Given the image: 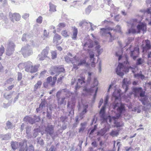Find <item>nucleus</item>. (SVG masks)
Returning a JSON list of instances; mask_svg holds the SVG:
<instances>
[{"instance_id": "nucleus-1", "label": "nucleus", "mask_w": 151, "mask_h": 151, "mask_svg": "<svg viewBox=\"0 0 151 151\" xmlns=\"http://www.w3.org/2000/svg\"><path fill=\"white\" fill-rule=\"evenodd\" d=\"M129 63L128 58L126 57V60L124 63V64L119 63L116 70V72L117 75L120 76L122 77L124 75V72L128 73L129 69L132 68L131 66H129Z\"/></svg>"}, {"instance_id": "nucleus-2", "label": "nucleus", "mask_w": 151, "mask_h": 151, "mask_svg": "<svg viewBox=\"0 0 151 151\" xmlns=\"http://www.w3.org/2000/svg\"><path fill=\"white\" fill-rule=\"evenodd\" d=\"M19 151H35L34 147L31 142L25 139L22 140L19 143Z\"/></svg>"}, {"instance_id": "nucleus-3", "label": "nucleus", "mask_w": 151, "mask_h": 151, "mask_svg": "<svg viewBox=\"0 0 151 151\" xmlns=\"http://www.w3.org/2000/svg\"><path fill=\"white\" fill-rule=\"evenodd\" d=\"M76 101L74 99H71L68 101L67 104V110L69 112L68 116L72 117L74 115V111L75 107Z\"/></svg>"}, {"instance_id": "nucleus-4", "label": "nucleus", "mask_w": 151, "mask_h": 151, "mask_svg": "<svg viewBox=\"0 0 151 151\" xmlns=\"http://www.w3.org/2000/svg\"><path fill=\"white\" fill-rule=\"evenodd\" d=\"M132 90V93L134 94L135 97L139 96L142 97H144L145 96V91H143L141 87H133Z\"/></svg>"}, {"instance_id": "nucleus-5", "label": "nucleus", "mask_w": 151, "mask_h": 151, "mask_svg": "<svg viewBox=\"0 0 151 151\" xmlns=\"http://www.w3.org/2000/svg\"><path fill=\"white\" fill-rule=\"evenodd\" d=\"M21 51L22 53L24 58L31 55L32 50L30 46L29 45L22 47Z\"/></svg>"}, {"instance_id": "nucleus-6", "label": "nucleus", "mask_w": 151, "mask_h": 151, "mask_svg": "<svg viewBox=\"0 0 151 151\" xmlns=\"http://www.w3.org/2000/svg\"><path fill=\"white\" fill-rule=\"evenodd\" d=\"M52 71L51 72V74L53 75L55 73L59 75L60 73L63 72L65 70L64 67L62 66H53L51 68Z\"/></svg>"}, {"instance_id": "nucleus-7", "label": "nucleus", "mask_w": 151, "mask_h": 151, "mask_svg": "<svg viewBox=\"0 0 151 151\" xmlns=\"http://www.w3.org/2000/svg\"><path fill=\"white\" fill-rule=\"evenodd\" d=\"M15 47L14 44L12 41H9L7 48L6 55L9 56L12 54L14 51Z\"/></svg>"}, {"instance_id": "nucleus-8", "label": "nucleus", "mask_w": 151, "mask_h": 151, "mask_svg": "<svg viewBox=\"0 0 151 151\" xmlns=\"http://www.w3.org/2000/svg\"><path fill=\"white\" fill-rule=\"evenodd\" d=\"M54 126L53 125L48 124L45 127L44 133L52 136L54 133Z\"/></svg>"}, {"instance_id": "nucleus-9", "label": "nucleus", "mask_w": 151, "mask_h": 151, "mask_svg": "<svg viewBox=\"0 0 151 151\" xmlns=\"http://www.w3.org/2000/svg\"><path fill=\"white\" fill-rule=\"evenodd\" d=\"M98 82L97 80L95 78L94 79V83L93 87L91 88H88L86 87H84L83 91L85 92L86 95H88L90 93H92L94 91L93 88L98 85Z\"/></svg>"}, {"instance_id": "nucleus-10", "label": "nucleus", "mask_w": 151, "mask_h": 151, "mask_svg": "<svg viewBox=\"0 0 151 151\" xmlns=\"http://www.w3.org/2000/svg\"><path fill=\"white\" fill-rule=\"evenodd\" d=\"M85 78L84 77L82 76L80 78H79L78 79L76 86L75 87V93L77 94V91L78 89H79L81 86L85 83Z\"/></svg>"}, {"instance_id": "nucleus-11", "label": "nucleus", "mask_w": 151, "mask_h": 151, "mask_svg": "<svg viewBox=\"0 0 151 151\" xmlns=\"http://www.w3.org/2000/svg\"><path fill=\"white\" fill-rule=\"evenodd\" d=\"M9 16L11 21L14 22L15 20L16 21H19L21 18V16L18 13H12L11 12H9Z\"/></svg>"}, {"instance_id": "nucleus-12", "label": "nucleus", "mask_w": 151, "mask_h": 151, "mask_svg": "<svg viewBox=\"0 0 151 151\" xmlns=\"http://www.w3.org/2000/svg\"><path fill=\"white\" fill-rule=\"evenodd\" d=\"M139 53V48L138 47H134V50L131 51L130 56L134 60H135L136 58L138 57Z\"/></svg>"}, {"instance_id": "nucleus-13", "label": "nucleus", "mask_w": 151, "mask_h": 151, "mask_svg": "<svg viewBox=\"0 0 151 151\" xmlns=\"http://www.w3.org/2000/svg\"><path fill=\"white\" fill-rule=\"evenodd\" d=\"M106 106L103 105L101 108L99 114L101 120L102 121H106V119L105 116V109Z\"/></svg>"}, {"instance_id": "nucleus-14", "label": "nucleus", "mask_w": 151, "mask_h": 151, "mask_svg": "<svg viewBox=\"0 0 151 151\" xmlns=\"http://www.w3.org/2000/svg\"><path fill=\"white\" fill-rule=\"evenodd\" d=\"M146 27L145 24L143 23H141L138 24L137 26V33H139L141 30L143 32H145V29H146Z\"/></svg>"}, {"instance_id": "nucleus-15", "label": "nucleus", "mask_w": 151, "mask_h": 151, "mask_svg": "<svg viewBox=\"0 0 151 151\" xmlns=\"http://www.w3.org/2000/svg\"><path fill=\"white\" fill-rule=\"evenodd\" d=\"M130 83L128 80L127 78H124L122 81V87L123 88L125 89V92H126L128 90L129 85Z\"/></svg>"}, {"instance_id": "nucleus-16", "label": "nucleus", "mask_w": 151, "mask_h": 151, "mask_svg": "<svg viewBox=\"0 0 151 151\" xmlns=\"http://www.w3.org/2000/svg\"><path fill=\"white\" fill-rule=\"evenodd\" d=\"M74 61H72V63L73 65V68L77 70L79 68V65H78V63L79 62V58L75 56L73 57Z\"/></svg>"}, {"instance_id": "nucleus-17", "label": "nucleus", "mask_w": 151, "mask_h": 151, "mask_svg": "<svg viewBox=\"0 0 151 151\" xmlns=\"http://www.w3.org/2000/svg\"><path fill=\"white\" fill-rule=\"evenodd\" d=\"M101 31L100 33L101 34L102 36H105L106 35L110 34L111 32H110V30H112V29H110L109 27L107 28H102L100 29Z\"/></svg>"}, {"instance_id": "nucleus-18", "label": "nucleus", "mask_w": 151, "mask_h": 151, "mask_svg": "<svg viewBox=\"0 0 151 151\" xmlns=\"http://www.w3.org/2000/svg\"><path fill=\"white\" fill-rule=\"evenodd\" d=\"M42 101L39 105V107L36 109V111L37 113L39 112L40 110L43 109V108H45L46 107V101L45 99L42 100L41 99Z\"/></svg>"}, {"instance_id": "nucleus-19", "label": "nucleus", "mask_w": 151, "mask_h": 151, "mask_svg": "<svg viewBox=\"0 0 151 151\" xmlns=\"http://www.w3.org/2000/svg\"><path fill=\"white\" fill-rule=\"evenodd\" d=\"M32 65V63L29 61L25 63H24V66L25 71L30 72Z\"/></svg>"}, {"instance_id": "nucleus-20", "label": "nucleus", "mask_w": 151, "mask_h": 151, "mask_svg": "<svg viewBox=\"0 0 151 151\" xmlns=\"http://www.w3.org/2000/svg\"><path fill=\"white\" fill-rule=\"evenodd\" d=\"M117 112L120 114H122L125 111L124 104L122 103H120V105L117 108Z\"/></svg>"}, {"instance_id": "nucleus-21", "label": "nucleus", "mask_w": 151, "mask_h": 151, "mask_svg": "<svg viewBox=\"0 0 151 151\" xmlns=\"http://www.w3.org/2000/svg\"><path fill=\"white\" fill-rule=\"evenodd\" d=\"M72 28L73 30V34L72 37V38L73 40H76L77 39V36L78 34V29L75 27H73Z\"/></svg>"}, {"instance_id": "nucleus-22", "label": "nucleus", "mask_w": 151, "mask_h": 151, "mask_svg": "<svg viewBox=\"0 0 151 151\" xmlns=\"http://www.w3.org/2000/svg\"><path fill=\"white\" fill-rule=\"evenodd\" d=\"M23 121L26 122H28L29 124H33L35 122L34 119L32 117L28 116H26L23 119Z\"/></svg>"}, {"instance_id": "nucleus-23", "label": "nucleus", "mask_w": 151, "mask_h": 151, "mask_svg": "<svg viewBox=\"0 0 151 151\" xmlns=\"http://www.w3.org/2000/svg\"><path fill=\"white\" fill-rule=\"evenodd\" d=\"M109 129V128H104L101 129L100 130L98 131L97 132V135H100L101 136H103L106 132Z\"/></svg>"}, {"instance_id": "nucleus-24", "label": "nucleus", "mask_w": 151, "mask_h": 151, "mask_svg": "<svg viewBox=\"0 0 151 151\" xmlns=\"http://www.w3.org/2000/svg\"><path fill=\"white\" fill-rule=\"evenodd\" d=\"M61 38V37L58 34H55L53 39V42L55 43L57 45H58L60 43H58V41L60 40ZM61 42L60 43H61Z\"/></svg>"}, {"instance_id": "nucleus-25", "label": "nucleus", "mask_w": 151, "mask_h": 151, "mask_svg": "<svg viewBox=\"0 0 151 151\" xmlns=\"http://www.w3.org/2000/svg\"><path fill=\"white\" fill-rule=\"evenodd\" d=\"M19 143L16 141H12L11 142L10 144L11 147L14 150H16L18 147Z\"/></svg>"}, {"instance_id": "nucleus-26", "label": "nucleus", "mask_w": 151, "mask_h": 151, "mask_svg": "<svg viewBox=\"0 0 151 151\" xmlns=\"http://www.w3.org/2000/svg\"><path fill=\"white\" fill-rule=\"evenodd\" d=\"M88 107V104L84 105L83 106V109L82 112L80 113L79 116L80 117L82 118L83 116L85 114L87 111V109Z\"/></svg>"}, {"instance_id": "nucleus-27", "label": "nucleus", "mask_w": 151, "mask_h": 151, "mask_svg": "<svg viewBox=\"0 0 151 151\" xmlns=\"http://www.w3.org/2000/svg\"><path fill=\"white\" fill-rule=\"evenodd\" d=\"M150 49H151V45L150 43L149 42H147L145 46L143 47V51H147L148 50Z\"/></svg>"}, {"instance_id": "nucleus-28", "label": "nucleus", "mask_w": 151, "mask_h": 151, "mask_svg": "<svg viewBox=\"0 0 151 151\" xmlns=\"http://www.w3.org/2000/svg\"><path fill=\"white\" fill-rule=\"evenodd\" d=\"M14 92H10L9 93H5L4 95V97L6 99L9 100L12 97Z\"/></svg>"}, {"instance_id": "nucleus-29", "label": "nucleus", "mask_w": 151, "mask_h": 151, "mask_svg": "<svg viewBox=\"0 0 151 151\" xmlns=\"http://www.w3.org/2000/svg\"><path fill=\"white\" fill-rule=\"evenodd\" d=\"M14 127V126L10 122L8 121L6 123V125L5 128L7 130L8 129H12Z\"/></svg>"}, {"instance_id": "nucleus-30", "label": "nucleus", "mask_w": 151, "mask_h": 151, "mask_svg": "<svg viewBox=\"0 0 151 151\" xmlns=\"http://www.w3.org/2000/svg\"><path fill=\"white\" fill-rule=\"evenodd\" d=\"M40 66V65H35L33 66L32 65L30 72L31 73H35L38 70V68Z\"/></svg>"}, {"instance_id": "nucleus-31", "label": "nucleus", "mask_w": 151, "mask_h": 151, "mask_svg": "<svg viewBox=\"0 0 151 151\" xmlns=\"http://www.w3.org/2000/svg\"><path fill=\"white\" fill-rule=\"evenodd\" d=\"M134 77L137 78H140L142 80L144 79L145 78V76L142 74L141 71H140L139 73L135 74L134 75Z\"/></svg>"}, {"instance_id": "nucleus-32", "label": "nucleus", "mask_w": 151, "mask_h": 151, "mask_svg": "<svg viewBox=\"0 0 151 151\" xmlns=\"http://www.w3.org/2000/svg\"><path fill=\"white\" fill-rule=\"evenodd\" d=\"M47 82H45L44 83V86L45 87L46 86H45V84H49V85L51 86V83L52 82V78L51 76H50L47 78Z\"/></svg>"}, {"instance_id": "nucleus-33", "label": "nucleus", "mask_w": 151, "mask_h": 151, "mask_svg": "<svg viewBox=\"0 0 151 151\" xmlns=\"http://www.w3.org/2000/svg\"><path fill=\"white\" fill-rule=\"evenodd\" d=\"M42 84V82L41 81H39L37 82V83L35 85L34 87V90L36 91L37 89L41 87Z\"/></svg>"}, {"instance_id": "nucleus-34", "label": "nucleus", "mask_w": 151, "mask_h": 151, "mask_svg": "<svg viewBox=\"0 0 151 151\" xmlns=\"http://www.w3.org/2000/svg\"><path fill=\"white\" fill-rule=\"evenodd\" d=\"M30 37L29 35L24 34L22 38V40L23 41H26L29 40Z\"/></svg>"}, {"instance_id": "nucleus-35", "label": "nucleus", "mask_w": 151, "mask_h": 151, "mask_svg": "<svg viewBox=\"0 0 151 151\" xmlns=\"http://www.w3.org/2000/svg\"><path fill=\"white\" fill-rule=\"evenodd\" d=\"M46 117L49 120L52 119V111H49L48 109H47L46 111Z\"/></svg>"}, {"instance_id": "nucleus-36", "label": "nucleus", "mask_w": 151, "mask_h": 151, "mask_svg": "<svg viewBox=\"0 0 151 151\" xmlns=\"http://www.w3.org/2000/svg\"><path fill=\"white\" fill-rule=\"evenodd\" d=\"M114 127L117 128L121 127L124 126V124L122 122H116L115 121L114 122Z\"/></svg>"}, {"instance_id": "nucleus-37", "label": "nucleus", "mask_w": 151, "mask_h": 151, "mask_svg": "<svg viewBox=\"0 0 151 151\" xmlns=\"http://www.w3.org/2000/svg\"><path fill=\"white\" fill-rule=\"evenodd\" d=\"M2 140H8L11 137V135L9 133L6 134H3Z\"/></svg>"}, {"instance_id": "nucleus-38", "label": "nucleus", "mask_w": 151, "mask_h": 151, "mask_svg": "<svg viewBox=\"0 0 151 151\" xmlns=\"http://www.w3.org/2000/svg\"><path fill=\"white\" fill-rule=\"evenodd\" d=\"M33 136L34 138H35L40 132V129L38 128L35 129L33 131Z\"/></svg>"}, {"instance_id": "nucleus-39", "label": "nucleus", "mask_w": 151, "mask_h": 151, "mask_svg": "<svg viewBox=\"0 0 151 151\" xmlns=\"http://www.w3.org/2000/svg\"><path fill=\"white\" fill-rule=\"evenodd\" d=\"M84 46H87L89 48H91L93 47V41H89V43H86L84 44Z\"/></svg>"}, {"instance_id": "nucleus-40", "label": "nucleus", "mask_w": 151, "mask_h": 151, "mask_svg": "<svg viewBox=\"0 0 151 151\" xmlns=\"http://www.w3.org/2000/svg\"><path fill=\"white\" fill-rule=\"evenodd\" d=\"M65 97H63L61 98L60 100L59 101L58 103V105L59 106L61 105L64 104L65 105L66 104V101H65Z\"/></svg>"}, {"instance_id": "nucleus-41", "label": "nucleus", "mask_w": 151, "mask_h": 151, "mask_svg": "<svg viewBox=\"0 0 151 151\" xmlns=\"http://www.w3.org/2000/svg\"><path fill=\"white\" fill-rule=\"evenodd\" d=\"M47 57V56L44 55V54L41 53L38 55L37 58L40 60H43Z\"/></svg>"}, {"instance_id": "nucleus-42", "label": "nucleus", "mask_w": 151, "mask_h": 151, "mask_svg": "<svg viewBox=\"0 0 151 151\" xmlns=\"http://www.w3.org/2000/svg\"><path fill=\"white\" fill-rule=\"evenodd\" d=\"M119 134V130L114 131L112 130L110 133V135L112 136H117Z\"/></svg>"}, {"instance_id": "nucleus-43", "label": "nucleus", "mask_w": 151, "mask_h": 151, "mask_svg": "<svg viewBox=\"0 0 151 151\" xmlns=\"http://www.w3.org/2000/svg\"><path fill=\"white\" fill-rule=\"evenodd\" d=\"M49 50V47H46L45 49L43 50L41 53L42 54H44V55H46V56L47 57V55L48 54Z\"/></svg>"}, {"instance_id": "nucleus-44", "label": "nucleus", "mask_w": 151, "mask_h": 151, "mask_svg": "<svg viewBox=\"0 0 151 151\" xmlns=\"http://www.w3.org/2000/svg\"><path fill=\"white\" fill-rule=\"evenodd\" d=\"M65 61L67 63H70V62L72 63V61H74L73 58H71L67 56L65 57Z\"/></svg>"}, {"instance_id": "nucleus-45", "label": "nucleus", "mask_w": 151, "mask_h": 151, "mask_svg": "<svg viewBox=\"0 0 151 151\" xmlns=\"http://www.w3.org/2000/svg\"><path fill=\"white\" fill-rule=\"evenodd\" d=\"M143 60L141 58L137 59L136 62V65H141L143 63Z\"/></svg>"}, {"instance_id": "nucleus-46", "label": "nucleus", "mask_w": 151, "mask_h": 151, "mask_svg": "<svg viewBox=\"0 0 151 151\" xmlns=\"http://www.w3.org/2000/svg\"><path fill=\"white\" fill-rule=\"evenodd\" d=\"M61 34L62 35L65 37H68L69 36L68 32L66 30L62 31Z\"/></svg>"}, {"instance_id": "nucleus-47", "label": "nucleus", "mask_w": 151, "mask_h": 151, "mask_svg": "<svg viewBox=\"0 0 151 151\" xmlns=\"http://www.w3.org/2000/svg\"><path fill=\"white\" fill-rule=\"evenodd\" d=\"M147 97H145L140 100V101L144 105H146L147 104Z\"/></svg>"}, {"instance_id": "nucleus-48", "label": "nucleus", "mask_w": 151, "mask_h": 151, "mask_svg": "<svg viewBox=\"0 0 151 151\" xmlns=\"http://www.w3.org/2000/svg\"><path fill=\"white\" fill-rule=\"evenodd\" d=\"M86 125L85 123H81V127L79 129V132H80L81 131H83L85 129V126Z\"/></svg>"}, {"instance_id": "nucleus-49", "label": "nucleus", "mask_w": 151, "mask_h": 151, "mask_svg": "<svg viewBox=\"0 0 151 151\" xmlns=\"http://www.w3.org/2000/svg\"><path fill=\"white\" fill-rule=\"evenodd\" d=\"M82 21L84 22V23H83V25L86 26V25L87 24H88V23H89L90 24L91 30L93 31V30L94 29L93 28V27H92V26L93 25L92 24V23L90 22H88L86 20H84L83 21Z\"/></svg>"}, {"instance_id": "nucleus-50", "label": "nucleus", "mask_w": 151, "mask_h": 151, "mask_svg": "<svg viewBox=\"0 0 151 151\" xmlns=\"http://www.w3.org/2000/svg\"><path fill=\"white\" fill-rule=\"evenodd\" d=\"M67 118L68 117L66 116H62L60 118V121L64 123L65 122H67Z\"/></svg>"}, {"instance_id": "nucleus-51", "label": "nucleus", "mask_w": 151, "mask_h": 151, "mask_svg": "<svg viewBox=\"0 0 151 151\" xmlns=\"http://www.w3.org/2000/svg\"><path fill=\"white\" fill-rule=\"evenodd\" d=\"M37 143L41 145H44V143L43 140L42 139H40V137L37 138Z\"/></svg>"}, {"instance_id": "nucleus-52", "label": "nucleus", "mask_w": 151, "mask_h": 151, "mask_svg": "<svg viewBox=\"0 0 151 151\" xmlns=\"http://www.w3.org/2000/svg\"><path fill=\"white\" fill-rule=\"evenodd\" d=\"M79 62L78 63V65L80 66L86 63V60L85 59H80L79 58Z\"/></svg>"}, {"instance_id": "nucleus-53", "label": "nucleus", "mask_w": 151, "mask_h": 151, "mask_svg": "<svg viewBox=\"0 0 151 151\" xmlns=\"http://www.w3.org/2000/svg\"><path fill=\"white\" fill-rule=\"evenodd\" d=\"M58 75L56 74L55 75V76H54L52 78V82L51 83V86H53L55 84V82L56 81L57 79V76H58Z\"/></svg>"}, {"instance_id": "nucleus-54", "label": "nucleus", "mask_w": 151, "mask_h": 151, "mask_svg": "<svg viewBox=\"0 0 151 151\" xmlns=\"http://www.w3.org/2000/svg\"><path fill=\"white\" fill-rule=\"evenodd\" d=\"M64 76L63 75H61L60 77L58 78L57 80V83L61 84L62 83V79L63 78Z\"/></svg>"}, {"instance_id": "nucleus-55", "label": "nucleus", "mask_w": 151, "mask_h": 151, "mask_svg": "<svg viewBox=\"0 0 151 151\" xmlns=\"http://www.w3.org/2000/svg\"><path fill=\"white\" fill-rule=\"evenodd\" d=\"M114 30L116 32H121V27L119 25H117L115 27V28L114 29Z\"/></svg>"}, {"instance_id": "nucleus-56", "label": "nucleus", "mask_w": 151, "mask_h": 151, "mask_svg": "<svg viewBox=\"0 0 151 151\" xmlns=\"http://www.w3.org/2000/svg\"><path fill=\"white\" fill-rule=\"evenodd\" d=\"M14 80V79L12 78H10L8 79H7L5 82V84H11L12 82Z\"/></svg>"}, {"instance_id": "nucleus-57", "label": "nucleus", "mask_w": 151, "mask_h": 151, "mask_svg": "<svg viewBox=\"0 0 151 151\" xmlns=\"http://www.w3.org/2000/svg\"><path fill=\"white\" fill-rule=\"evenodd\" d=\"M49 4L50 8V9H56L55 5L51 3H50Z\"/></svg>"}, {"instance_id": "nucleus-58", "label": "nucleus", "mask_w": 151, "mask_h": 151, "mask_svg": "<svg viewBox=\"0 0 151 151\" xmlns=\"http://www.w3.org/2000/svg\"><path fill=\"white\" fill-rule=\"evenodd\" d=\"M94 44L96 45V46L95 47V49L96 50L100 49L101 46L98 45V42L96 41H94Z\"/></svg>"}, {"instance_id": "nucleus-59", "label": "nucleus", "mask_w": 151, "mask_h": 151, "mask_svg": "<svg viewBox=\"0 0 151 151\" xmlns=\"http://www.w3.org/2000/svg\"><path fill=\"white\" fill-rule=\"evenodd\" d=\"M0 17L2 18L5 21H6L7 20L6 15L5 14L4 15L3 13H1L0 14Z\"/></svg>"}, {"instance_id": "nucleus-60", "label": "nucleus", "mask_w": 151, "mask_h": 151, "mask_svg": "<svg viewBox=\"0 0 151 151\" xmlns=\"http://www.w3.org/2000/svg\"><path fill=\"white\" fill-rule=\"evenodd\" d=\"M97 127V125H95L94 126L93 128L91 130L90 132V134H92L93 132H94V131L96 129Z\"/></svg>"}, {"instance_id": "nucleus-61", "label": "nucleus", "mask_w": 151, "mask_h": 151, "mask_svg": "<svg viewBox=\"0 0 151 151\" xmlns=\"http://www.w3.org/2000/svg\"><path fill=\"white\" fill-rule=\"evenodd\" d=\"M65 24L63 22L60 23L58 24V26L60 28H63L65 27Z\"/></svg>"}, {"instance_id": "nucleus-62", "label": "nucleus", "mask_w": 151, "mask_h": 151, "mask_svg": "<svg viewBox=\"0 0 151 151\" xmlns=\"http://www.w3.org/2000/svg\"><path fill=\"white\" fill-rule=\"evenodd\" d=\"M89 57L90 58L91 60L92 59H94V53L92 52L91 51L89 53Z\"/></svg>"}, {"instance_id": "nucleus-63", "label": "nucleus", "mask_w": 151, "mask_h": 151, "mask_svg": "<svg viewBox=\"0 0 151 151\" xmlns=\"http://www.w3.org/2000/svg\"><path fill=\"white\" fill-rule=\"evenodd\" d=\"M120 104L118 103H115L113 105V108L114 109H115L116 107H118L120 105Z\"/></svg>"}, {"instance_id": "nucleus-64", "label": "nucleus", "mask_w": 151, "mask_h": 151, "mask_svg": "<svg viewBox=\"0 0 151 151\" xmlns=\"http://www.w3.org/2000/svg\"><path fill=\"white\" fill-rule=\"evenodd\" d=\"M37 22L39 24H41L42 22V17L40 16L36 20Z\"/></svg>"}]
</instances>
